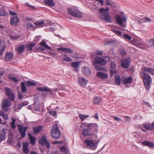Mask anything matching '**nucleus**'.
Listing matches in <instances>:
<instances>
[{
    "instance_id": "1",
    "label": "nucleus",
    "mask_w": 154,
    "mask_h": 154,
    "mask_svg": "<svg viewBox=\"0 0 154 154\" xmlns=\"http://www.w3.org/2000/svg\"><path fill=\"white\" fill-rule=\"evenodd\" d=\"M154 75V69L147 67H144L141 68L140 71V74L141 78L143 79L145 88L149 90L150 87V84L152 82V79L150 76L147 74Z\"/></svg>"
},
{
    "instance_id": "2",
    "label": "nucleus",
    "mask_w": 154,
    "mask_h": 154,
    "mask_svg": "<svg viewBox=\"0 0 154 154\" xmlns=\"http://www.w3.org/2000/svg\"><path fill=\"white\" fill-rule=\"evenodd\" d=\"M109 11V9L108 7H107L105 9L101 8L99 11V12L100 14V18L108 22L112 21L111 17L108 13Z\"/></svg>"
},
{
    "instance_id": "3",
    "label": "nucleus",
    "mask_w": 154,
    "mask_h": 154,
    "mask_svg": "<svg viewBox=\"0 0 154 154\" xmlns=\"http://www.w3.org/2000/svg\"><path fill=\"white\" fill-rule=\"evenodd\" d=\"M98 126L95 123L87 124V136H94L98 131Z\"/></svg>"
},
{
    "instance_id": "4",
    "label": "nucleus",
    "mask_w": 154,
    "mask_h": 154,
    "mask_svg": "<svg viewBox=\"0 0 154 154\" xmlns=\"http://www.w3.org/2000/svg\"><path fill=\"white\" fill-rule=\"evenodd\" d=\"M50 134L54 139H58L60 138L61 132L59 129L57 124L56 123L53 125Z\"/></svg>"
},
{
    "instance_id": "5",
    "label": "nucleus",
    "mask_w": 154,
    "mask_h": 154,
    "mask_svg": "<svg viewBox=\"0 0 154 154\" xmlns=\"http://www.w3.org/2000/svg\"><path fill=\"white\" fill-rule=\"evenodd\" d=\"M68 10L69 14L74 17L80 18L82 17V13L77 9L69 8Z\"/></svg>"
},
{
    "instance_id": "6",
    "label": "nucleus",
    "mask_w": 154,
    "mask_h": 154,
    "mask_svg": "<svg viewBox=\"0 0 154 154\" xmlns=\"http://www.w3.org/2000/svg\"><path fill=\"white\" fill-rule=\"evenodd\" d=\"M5 91L6 95L12 101L15 100V96L13 93V91L9 88L5 87Z\"/></svg>"
},
{
    "instance_id": "7",
    "label": "nucleus",
    "mask_w": 154,
    "mask_h": 154,
    "mask_svg": "<svg viewBox=\"0 0 154 154\" xmlns=\"http://www.w3.org/2000/svg\"><path fill=\"white\" fill-rule=\"evenodd\" d=\"M131 61V59L130 57L122 59L121 61V66L125 69L128 68L130 65Z\"/></svg>"
},
{
    "instance_id": "8",
    "label": "nucleus",
    "mask_w": 154,
    "mask_h": 154,
    "mask_svg": "<svg viewBox=\"0 0 154 154\" xmlns=\"http://www.w3.org/2000/svg\"><path fill=\"white\" fill-rule=\"evenodd\" d=\"M11 105L10 100L7 98L3 99L1 104L2 108L3 110L5 112H7L8 109V107Z\"/></svg>"
},
{
    "instance_id": "9",
    "label": "nucleus",
    "mask_w": 154,
    "mask_h": 154,
    "mask_svg": "<svg viewBox=\"0 0 154 154\" xmlns=\"http://www.w3.org/2000/svg\"><path fill=\"white\" fill-rule=\"evenodd\" d=\"M18 130L20 134L21 138H23L25 137L26 135V132L28 129L27 127H23L21 125H17Z\"/></svg>"
},
{
    "instance_id": "10",
    "label": "nucleus",
    "mask_w": 154,
    "mask_h": 154,
    "mask_svg": "<svg viewBox=\"0 0 154 154\" xmlns=\"http://www.w3.org/2000/svg\"><path fill=\"white\" fill-rule=\"evenodd\" d=\"M38 142L41 145L45 146L47 148L50 147V145L47 140L45 136L44 135L41 137L38 140Z\"/></svg>"
},
{
    "instance_id": "11",
    "label": "nucleus",
    "mask_w": 154,
    "mask_h": 154,
    "mask_svg": "<svg viewBox=\"0 0 154 154\" xmlns=\"http://www.w3.org/2000/svg\"><path fill=\"white\" fill-rule=\"evenodd\" d=\"M93 63L99 65L104 66L107 63V61L105 59L100 57L98 56L95 58V60L93 62Z\"/></svg>"
},
{
    "instance_id": "12",
    "label": "nucleus",
    "mask_w": 154,
    "mask_h": 154,
    "mask_svg": "<svg viewBox=\"0 0 154 154\" xmlns=\"http://www.w3.org/2000/svg\"><path fill=\"white\" fill-rule=\"evenodd\" d=\"M97 148L96 144L92 140L87 139V149L88 148L93 150H94Z\"/></svg>"
},
{
    "instance_id": "13",
    "label": "nucleus",
    "mask_w": 154,
    "mask_h": 154,
    "mask_svg": "<svg viewBox=\"0 0 154 154\" xmlns=\"http://www.w3.org/2000/svg\"><path fill=\"white\" fill-rule=\"evenodd\" d=\"M143 127L148 130H153L154 129V122H152L151 124L149 123L143 124Z\"/></svg>"
},
{
    "instance_id": "14",
    "label": "nucleus",
    "mask_w": 154,
    "mask_h": 154,
    "mask_svg": "<svg viewBox=\"0 0 154 154\" xmlns=\"http://www.w3.org/2000/svg\"><path fill=\"white\" fill-rule=\"evenodd\" d=\"M10 20V23L13 26H17L19 20V19L17 17H12Z\"/></svg>"
},
{
    "instance_id": "15",
    "label": "nucleus",
    "mask_w": 154,
    "mask_h": 154,
    "mask_svg": "<svg viewBox=\"0 0 154 154\" xmlns=\"http://www.w3.org/2000/svg\"><path fill=\"white\" fill-rule=\"evenodd\" d=\"M97 76L101 79H106L108 78V75L107 74H105L102 72H98L97 73Z\"/></svg>"
},
{
    "instance_id": "16",
    "label": "nucleus",
    "mask_w": 154,
    "mask_h": 154,
    "mask_svg": "<svg viewBox=\"0 0 154 154\" xmlns=\"http://www.w3.org/2000/svg\"><path fill=\"white\" fill-rule=\"evenodd\" d=\"M13 57V54L11 52H7L6 53L5 57L4 60L5 61H11Z\"/></svg>"
},
{
    "instance_id": "17",
    "label": "nucleus",
    "mask_w": 154,
    "mask_h": 154,
    "mask_svg": "<svg viewBox=\"0 0 154 154\" xmlns=\"http://www.w3.org/2000/svg\"><path fill=\"white\" fill-rule=\"evenodd\" d=\"M57 50L59 51H61L62 52L66 53L72 54L73 52V51L71 50V49L66 48H60L57 49Z\"/></svg>"
},
{
    "instance_id": "18",
    "label": "nucleus",
    "mask_w": 154,
    "mask_h": 154,
    "mask_svg": "<svg viewBox=\"0 0 154 154\" xmlns=\"http://www.w3.org/2000/svg\"><path fill=\"white\" fill-rule=\"evenodd\" d=\"M132 81V79L131 77H128L127 78L123 77L122 83L123 85H127L131 83Z\"/></svg>"
},
{
    "instance_id": "19",
    "label": "nucleus",
    "mask_w": 154,
    "mask_h": 154,
    "mask_svg": "<svg viewBox=\"0 0 154 154\" xmlns=\"http://www.w3.org/2000/svg\"><path fill=\"white\" fill-rule=\"evenodd\" d=\"M37 90L41 92H52V89L47 87H39L37 88Z\"/></svg>"
},
{
    "instance_id": "20",
    "label": "nucleus",
    "mask_w": 154,
    "mask_h": 154,
    "mask_svg": "<svg viewBox=\"0 0 154 154\" xmlns=\"http://www.w3.org/2000/svg\"><path fill=\"white\" fill-rule=\"evenodd\" d=\"M79 83L82 87H85L87 84V80L85 78L82 77L78 78Z\"/></svg>"
},
{
    "instance_id": "21",
    "label": "nucleus",
    "mask_w": 154,
    "mask_h": 154,
    "mask_svg": "<svg viewBox=\"0 0 154 154\" xmlns=\"http://www.w3.org/2000/svg\"><path fill=\"white\" fill-rule=\"evenodd\" d=\"M115 20L116 23L121 26H123V23L120 16L118 15L115 16Z\"/></svg>"
},
{
    "instance_id": "22",
    "label": "nucleus",
    "mask_w": 154,
    "mask_h": 154,
    "mask_svg": "<svg viewBox=\"0 0 154 154\" xmlns=\"http://www.w3.org/2000/svg\"><path fill=\"white\" fill-rule=\"evenodd\" d=\"M28 143L27 142H24L23 143V152L26 154H28L29 152L28 149Z\"/></svg>"
},
{
    "instance_id": "23",
    "label": "nucleus",
    "mask_w": 154,
    "mask_h": 154,
    "mask_svg": "<svg viewBox=\"0 0 154 154\" xmlns=\"http://www.w3.org/2000/svg\"><path fill=\"white\" fill-rule=\"evenodd\" d=\"M79 64L80 62L79 61H75L71 63V67L75 69L74 70V71L76 72H78V68L79 66Z\"/></svg>"
},
{
    "instance_id": "24",
    "label": "nucleus",
    "mask_w": 154,
    "mask_h": 154,
    "mask_svg": "<svg viewBox=\"0 0 154 154\" xmlns=\"http://www.w3.org/2000/svg\"><path fill=\"white\" fill-rule=\"evenodd\" d=\"M142 144L144 146H147L151 148H153L154 146L153 143L149 141H143L142 142Z\"/></svg>"
},
{
    "instance_id": "25",
    "label": "nucleus",
    "mask_w": 154,
    "mask_h": 154,
    "mask_svg": "<svg viewBox=\"0 0 154 154\" xmlns=\"http://www.w3.org/2000/svg\"><path fill=\"white\" fill-rule=\"evenodd\" d=\"M43 127L42 126H39L35 127L32 128L33 133L34 134H37L41 132L42 130Z\"/></svg>"
},
{
    "instance_id": "26",
    "label": "nucleus",
    "mask_w": 154,
    "mask_h": 154,
    "mask_svg": "<svg viewBox=\"0 0 154 154\" xmlns=\"http://www.w3.org/2000/svg\"><path fill=\"white\" fill-rule=\"evenodd\" d=\"M25 46L23 45H21L16 48L15 49L17 50L18 54H20L23 52L25 51Z\"/></svg>"
},
{
    "instance_id": "27",
    "label": "nucleus",
    "mask_w": 154,
    "mask_h": 154,
    "mask_svg": "<svg viewBox=\"0 0 154 154\" xmlns=\"http://www.w3.org/2000/svg\"><path fill=\"white\" fill-rule=\"evenodd\" d=\"M45 4L50 7H54L55 4L53 0H45Z\"/></svg>"
},
{
    "instance_id": "28",
    "label": "nucleus",
    "mask_w": 154,
    "mask_h": 154,
    "mask_svg": "<svg viewBox=\"0 0 154 154\" xmlns=\"http://www.w3.org/2000/svg\"><path fill=\"white\" fill-rule=\"evenodd\" d=\"M27 135L30 140V143L33 145H34L35 144V137L32 136V135L29 133L27 134Z\"/></svg>"
},
{
    "instance_id": "29",
    "label": "nucleus",
    "mask_w": 154,
    "mask_h": 154,
    "mask_svg": "<svg viewBox=\"0 0 154 154\" xmlns=\"http://www.w3.org/2000/svg\"><path fill=\"white\" fill-rule=\"evenodd\" d=\"M115 82L117 85H119L121 83V79L120 77L118 75H115Z\"/></svg>"
},
{
    "instance_id": "30",
    "label": "nucleus",
    "mask_w": 154,
    "mask_h": 154,
    "mask_svg": "<svg viewBox=\"0 0 154 154\" xmlns=\"http://www.w3.org/2000/svg\"><path fill=\"white\" fill-rule=\"evenodd\" d=\"M94 63V68H95L96 69L98 70H101V71H105L106 69L104 68V67H102L101 66H100L98 64H97L96 63Z\"/></svg>"
},
{
    "instance_id": "31",
    "label": "nucleus",
    "mask_w": 154,
    "mask_h": 154,
    "mask_svg": "<svg viewBox=\"0 0 154 154\" xmlns=\"http://www.w3.org/2000/svg\"><path fill=\"white\" fill-rule=\"evenodd\" d=\"M20 84L21 91L23 93H26L27 91V90L25 85V83L24 82H21Z\"/></svg>"
},
{
    "instance_id": "32",
    "label": "nucleus",
    "mask_w": 154,
    "mask_h": 154,
    "mask_svg": "<svg viewBox=\"0 0 154 154\" xmlns=\"http://www.w3.org/2000/svg\"><path fill=\"white\" fill-rule=\"evenodd\" d=\"M102 101L101 98L100 97H96L93 100L94 103L96 104H99Z\"/></svg>"
},
{
    "instance_id": "33",
    "label": "nucleus",
    "mask_w": 154,
    "mask_h": 154,
    "mask_svg": "<svg viewBox=\"0 0 154 154\" xmlns=\"http://www.w3.org/2000/svg\"><path fill=\"white\" fill-rule=\"evenodd\" d=\"M40 45H41L42 47H44L47 49L51 50V48L50 47L48 46L46 44V42L45 41H42L40 43Z\"/></svg>"
},
{
    "instance_id": "34",
    "label": "nucleus",
    "mask_w": 154,
    "mask_h": 154,
    "mask_svg": "<svg viewBox=\"0 0 154 154\" xmlns=\"http://www.w3.org/2000/svg\"><path fill=\"white\" fill-rule=\"evenodd\" d=\"M35 45V44L33 43L28 44L26 46V48H27L29 51H31L32 50L33 47Z\"/></svg>"
},
{
    "instance_id": "35",
    "label": "nucleus",
    "mask_w": 154,
    "mask_h": 154,
    "mask_svg": "<svg viewBox=\"0 0 154 154\" xmlns=\"http://www.w3.org/2000/svg\"><path fill=\"white\" fill-rule=\"evenodd\" d=\"M106 4L108 6L115 7V3L112 2V0H106Z\"/></svg>"
},
{
    "instance_id": "36",
    "label": "nucleus",
    "mask_w": 154,
    "mask_h": 154,
    "mask_svg": "<svg viewBox=\"0 0 154 154\" xmlns=\"http://www.w3.org/2000/svg\"><path fill=\"white\" fill-rule=\"evenodd\" d=\"M8 15V13L2 10H0V16H7Z\"/></svg>"
},
{
    "instance_id": "37",
    "label": "nucleus",
    "mask_w": 154,
    "mask_h": 154,
    "mask_svg": "<svg viewBox=\"0 0 154 154\" xmlns=\"http://www.w3.org/2000/svg\"><path fill=\"white\" fill-rule=\"evenodd\" d=\"M26 85L27 87H29L31 86L35 85H36V84L35 83L32 82L27 81L26 83Z\"/></svg>"
},
{
    "instance_id": "38",
    "label": "nucleus",
    "mask_w": 154,
    "mask_h": 154,
    "mask_svg": "<svg viewBox=\"0 0 154 154\" xmlns=\"http://www.w3.org/2000/svg\"><path fill=\"white\" fill-rule=\"evenodd\" d=\"M111 31L117 34L119 36H121L122 35V32L120 31L116 30L115 29H111Z\"/></svg>"
},
{
    "instance_id": "39",
    "label": "nucleus",
    "mask_w": 154,
    "mask_h": 154,
    "mask_svg": "<svg viewBox=\"0 0 154 154\" xmlns=\"http://www.w3.org/2000/svg\"><path fill=\"white\" fill-rule=\"evenodd\" d=\"M15 121L16 119L14 118H12V122L10 124V125L11 127L13 129H15L16 127V126L15 125Z\"/></svg>"
},
{
    "instance_id": "40",
    "label": "nucleus",
    "mask_w": 154,
    "mask_h": 154,
    "mask_svg": "<svg viewBox=\"0 0 154 154\" xmlns=\"http://www.w3.org/2000/svg\"><path fill=\"white\" fill-rule=\"evenodd\" d=\"M45 23V21L44 20L41 21H37L36 22H35L34 23V24L36 26H40Z\"/></svg>"
},
{
    "instance_id": "41",
    "label": "nucleus",
    "mask_w": 154,
    "mask_h": 154,
    "mask_svg": "<svg viewBox=\"0 0 154 154\" xmlns=\"http://www.w3.org/2000/svg\"><path fill=\"white\" fill-rule=\"evenodd\" d=\"M5 132H2L0 134V141L5 140Z\"/></svg>"
},
{
    "instance_id": "42",
    "label": "nucleus",
    "mask_w": 154,
    "mask_h": 154,
    "mask_svg": "<svg viewBox=\"0 0 154 154\" xmlns=\"http://www.w3.org/2000/svg\"><path fill=\"white\" fill-rule=\"evenodd\" d=\"M0 115L3 117L5 119H8V115L7 114L4 113L3 111L0 112Z\"/></svg>"
},
{
    "instance_id": "43",
    "label": "nucleus",
    "mask_w": 154,
    "mask_h": 154,
    "mask_svg": "<svg viewBox=\"0 0 154 154\" xmlns=\"http://www.w3.org/2000/svg\"><path fill=\"white\" fill-rule=\"evenodd\" d=\"M116 67V63L113 62H111L110 64L111 69H115Z\"/></svg>"
},
{
    "instance_id": "44",
    "label": "nucleus",
    "mask_w": 154,
    "mask_h": 154,
    "mask_svg": "<svg viewBox=\"0 0 154 154\" xmlns=\"http://www.w3.org/2000/svg\"><path fill=\"white\" fill-rule=\"evenodd\" d=\"M59 149L60 151L63 152H65L66 151V147L65 146H63L59 147Z\"/></svg>"
},
{
    "instance_id": "45",
    "label": "nucleus",
    "mask_w": 154,
    "mask_h": 154,
    "mask_svg": "<svg viewBox=\"0 0 154 154\" xmlns=\"http://www.w3.org/2000/svg\"><path fill=\"white\" fill-rule=\"evenodd\" d=\"M123 36L126 39H127L129 40H131V37L129 35H128L125 34H123Z\"/></svg>"
},
{
    "instance_id": "46",
    "label": "nucleus",
    "mask_w": 154,
    "mask_h": 154,
    "mask_svg": "<svg viewBox=\"0 0 154 154\" xmlns=\"http://www.w3.org/2000/svg\"><path fill=\"white\" fill-rule=\"evenodd\" d=\"M63 60L66 61L67 62H71L72 61V59L68 56H67V57L63 58Z\"/></svg>"
},
{
    "instance_id": "47",
    "label": "nucleus",
    "mask_w": 154,
    "mask_h": 154,
    "mask_svg": "<svg viewBox=\"0 0 154 154\" xmlns=\"http://www.w3.org/2000/svg\"><path fill=\"white\" fill-rule=\"evenodd\" d=\"M4 45L0 49V55L1 56L2 55L3 52L6 48V46H5V43H4Z\"/></svg>"
},
{
    "instance_id": "48",
    "label": "nucleus",
    "mask_w": 154,
    "mask_h": 154,
    "mask_svg": "<svg viewBox=\"0 0 154 154\" xmlns=\"http://www.w3.org/2000/svg\"><path fill=\"white\" fill-rule=\"evenodd\" d=\"M149 44L151 47L154 46V38L150 39L149 40Z\"/></svg>"
},
{
    "instance_id": "49",
    "label": "nucleus",
    "mask_w": 154,
    "mask_h": 154,
    "mask_svg": "<svg viewBox=\"0 0 154 154\" xmlns=\"http://www.w3.org/2000/svg\"><path fill=\"white\" fill-rule=\"evenodd\" d=\"M79 117L82 121H83L87 117V116L80 114Z\"/></svg>"
},
{
    "instance_id": "50",
    "label": "nucleus",
    "mask_w": 154,
    "mask_h": 154,
    "mask_svg": "<svg viewBox=\"0 0 154 154\" xmlns=\"http://www.w3.org/2000/svg\"><path fill=\"white\" fill-rule=\"evenodd\" d=\"M120 53L123 56L126 54L125 50L123 49H121L120 50Z\"/></svg>"
},
{
    "instance_id": "51",
    "label": "nucleus",
    "mask_w": 154,
    "mask_h": 154,
    "mask_svg": "<svg viewBox=\"0 0 154 154\" xmlns=\"http://www.w3.org/2000/svg\"><path fill=\"white\" fill-rule=\"evenodd\" d=\"M49 113L50 115H51L54 116H56L57 115V111H51L49 112Z\"/></svg>"
},
{
    "instance_id": "52",
    "label": "nucleus",
    "mask_w": 154,
    "mask_h": 154,
    "mask_svg": "<svg viewBox=\"0 0 154 154\" xmlns=\"http://www.w3.org/2000/svg\"><path fill=\"white\" fill-rule=\"evenodd\" d=\"M17 97L19 100H20L23 97V96L22 92H18Z\"/></svg>"
},
{
    "instance_id": "53",
    "label": "nucleus",
    "mask_w": 154,
    "mask_h": 154,
    "mask_svg": "<svg viewBox=\"0 0 154 154\" xmlns=\"http://www.w3.org/2000/svg\"><path fill=\"white\" fill-rule=\"evenodd\" d=\"M114 69L110 70V77H112L113 74L116 73V72L114 70Z\"/></svg>"
},
{
    "instance_id": "54",
    "label": "nucleus",
    "mask_w": 154,
    "mask_h": 154,
    "mask_svg": "<svg viewBox=\"0 0 154 154\" xmlns=\"http://www.w3.org/2000/svg\"><path fill=\"white\" fill-rule=\"evenodd\" d=\"M9 79L12 80L14 82H17L18 80L15 77H12L10 75L9 76Z\"/></svg>"
},
{
    "instance_id": "55",
    "label": "nucleus",
    "mask_w": 154,
    "mask_h": 154,
    "mask_svg": "<svg viewBox=\"0 0 154 154\" xmlns=\"http://www.w3.org/2000/svg\"><path fill=\"white\" fill-rule=\"evenodd\" d=\"M95 54L97 55H102L103 54V52L102 51L97 50Z\"/></svg>"
},
{
    "instance_id": "56",
    "label": "nucleus",
    "mask_w": 154,
    "mask_h": 154,
    "mask_svg": "<svg viewBox=\"0 0 154 154\" xmlns=\"http://www.w3.org/2000/svg\"><path fill=\"white\" fill-rule=\"evenodd\" d=\"M26 28L27 29H29L30 28H34V26L32 24L28 23L26 26Z\"/></svg>"
},
{
    "instance_id": "57",
    "label": "nucleus",
    "mask_w": 154,
    "mask_h": 154,
    "mask_svg": "<svg viewBox=\"0 0 154 154\" xmlns=\"http://www.w3.org/2000/svg\"><path fill=\"white\" fill-rule=\"evenodd\" d=\"M82 134L83 135L86 137L87 136V129L86 128H85L83 129L82 131Z\"/></svg>"
},
{
    "instance_id": "58",
    "label": "nucleus",
    "mask_w": 154,
    "mask_h": 154,
    "mask_svg": "<svg viewBox=\"0 0 154 154\" xmlns=\"http://www.w3.org/2000/svg\"><path fill=\"white\" fill-rule=\"evenodd\" d=\"M46 48H43V47H39V48H37V51H44L45 50Z\"/></svg>"
},
{
    "instance_id": "59",
    "label": "nucleus",
    "mask_w": 154,
    "mask_h": 154,
    "mask_svg": "<svg viewBox=\"0 0 154 154\" xmlns=\"http://www.w3.org/2000/svg\"><path fill=\"white\" fill-rule=\"evenodd\" d=\"M87 126V123L86 122H85L82 124L81 125V128H86V127Z\"/></svg>"
},
{
    "instance_id": "60",
    "label": "nucleus",
    "mask_w": 154,
    "mask_h": 154,
    "mask_svg": "<svg viewBox=\"0 0 154 154\" xmlns=\"http://www.w3.org/2000/svg\"><path fill=\"white\" fill-rule=\"evenodd\" d=\"M9 13L12 16L16 15L17 14V13L11 11H9Z\"/></svg>"
},
{
    "instance_id": "61",
    "label": "nucleus",
    "mask_w": 154,
    "mask_h": 154,
    "mask_svg": "<svg viewBox=\"0 0 154 154\" xmlns=\"http://www.w3.org/2000/svg\"><path fill=\"white\" fill-rule=\"evenodd\" d=\"M115 42L112 41H107L105 42V43L106 45L110 44L111 43H113Z\"/></svg>"
},
{
    "instance_id": "62",
    "label": "nucleus",
    "mask_w": 154,
    "mask_h": 154,
    "mask_svg": "<svg viewBox=\"0 0 154 154\" xmlns=\"http://www.w3.org/2000/svg\"><path fill=\"white\" fill-rule=\"evenodd\" d=\"M99 2L100 5H104V0H95Z\"/></svg>"
},
{
    "instance_id": "63",
    "label": "nucleus",
    "mask_w": 154,
    "mask_h": 154,
    "mask_svg": "<svg viewBox=\"0 0 154 154\" xmlns=\"http://www.w3.org/2000/svg\"><path fill=\"white\" fill-rule=\"evenodd\" d=\"M62 142L61 141H56L52 142V143L54 144H60L62 143Z\"/></svg>"
},
{
    "instance_id": "64",
    "label": "nucleus",
    "mask_w": 154,
    "mask_h": 154,
    "mask_svg": "<svg viewBox=\"0 0 154 154\" xmlns=\"http://www.w3.org/2000/svg\"><path fill=\"white\" fill-rule=\"evenodd\" d=\"M23 105L21 103L19 104L18 106V109H21L22 107L23 106Z\"/></svg>"
}]
</instances>
